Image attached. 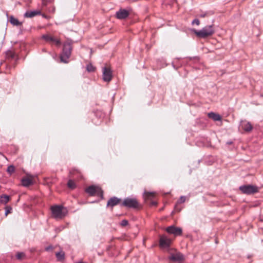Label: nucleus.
Wrapping results in <instances>:
<instances>
[{
  "label": "nucleus",
  "instance_id": "obj_27",
  "mask_svg": "<svg viewBox=\"0 0 263 263\" xmlns=\"http://www.w3.org/2000/svg\"><path fill=\"white\" fill-rule=\"evenodd\" d=\"M12 208L9 206H7L5 208V215L7 216L8 214L11 212Z\"/></svg>",
  "mask_w": 263,
  "mask_h": 263
},
{
  "label": "nucleus",
  "instance_id": "obj_4",
  "mask_svg": "<svg viewBox=\"0 0 263 263\" xmlns=\"http://www.w3.org/2000/svg\"><path fill=\"white\" fill-rule=\"evenodd\" d=\"M121 206L130 209H138L140 208V204L136 198L127 197L124 199Z\"/></svg>",
  "mask_w": 263,
  "mask_h": 263
},
{
  "label": "nucleus",
  "instance_id": "obj_24",
  "mask_svg": "<svg viewBox=\"0 0 263 263\" xmlns=\"http://www.w3.org/2000/svg\"><path fill=\"white\" fill-rule=\"evenodd\" d=\"M86 69L87 71L90 72L95 71L96 68L91 64H89L86 66Z\"/></svg>",
  "mask_w": 263,
  "mask_h": 263
},
{
  "label": "nucleus",
  "instance_id": "obj_7",
  "mask_svg": "<svg viewBox=\"0 0 263 263\" xmlns=\"http://www.w3.org/2000/svg\"><path fill=\"white\" fill-rule=\"evenodd\" d=\"M41 38L47 43H49L51 44H54L57 46H59L61 44V42L60 39L55 38L49 34H43Z\"/></svg>",
  "mask_w": 263,
  "mask_h": 263
},
{
  "label": "nucleus",
  "instance_id": "obj_1",
  "mask_svg": "<svg viewBox=\"0 0 263 263\" xmlns=\"http://www.w3.org/2000/svg\"><path fill=\"white\" fill-rule=\"evenodd\" d=\"M52 216L56 219H62L68 213L67 209L62 205H53L51 207Z\"/></svg>",
  "mask_w": 263,
  "mask_h": 263
},
{
  "label": "nucleus",
  "instance_id": "obj_25",
  "mask_svg": "<svg viewBox=\"0 0 263 263\" xmlns=\"http://www.w3.org/2000/svg\"><path fill=\"white\" fill-rule=\"evenodd\" d=\"M7 171L9 174H12L15 171L14 166L13 165L9 166L7 168Z\"/></svg>",
  "mask_w": 263,
  "mask_h": 263
},
{
  "label": "nucleus",
  "instance_id": "obj_3",
  "mask_svg": "<svg viewBox=\"0 0 263 263\" xmlns=\"http://www.w3.org/2000/svg\"><path fill=\"white\" fill-rule=\"evenodd\" d=\"M194 33L197 36L200 38H206L211 36L214 33V30L212 25L206 26L200 30H194Z\"/></svg>",
  "mask_w": 263,
  "mask_h": 263
},
{
  "label": "nucleus",
  "instance_id": "obj_14",
  "mask_svg": "<svg viewBox=\"0 0 263 263\" xmlns=\"http://www.w3.org/2000/svg\"><path fill=\"white\" fill-rule=\"evenodd\" d=\"M241 128L246 132H249L252 129V125L247 121H243L241 122Z\"/></svg>",
  "mask_w": 263,
  "mask_h": 263
},
{
  "label": "nucleus",
  "instance_id": "obj_32",
  "mask_svg": "<svg viewBox=\"0 0 263 263\" xmlns=\"http://www.w3.org/2000/svg\"><path fill=\"white\" fill-rule=\"evenodd\" d=\"M42 3L43 5H46L47 4V1L46 0H42Z\"/></svg>",
  "mask_w": 263,
  "mask_h": 263
},
{
  "label": "nucleus",
  "instance_id": "obj_8",
  "mask_svg": "<svg viewBox=\"0 0 263 263\" xmlns=\"http://www.w3.org/2000/svg\"><path fill=\"white\" fill-rule=\"evenodd\" d=\"M168 259L173 261L177 262L178 263L182 262L184 260V255L179 252H176L171 253Z\"/></svg>",
  "mask_w": 263,
  "mask_h": 263
},
{
  "label": "nucleus",
  "instance_id": "obj_2",
  "mask_svg": "<svg viewBox=\"0 0 263 263\" xmlns=\"http://www.w3.org/2000/svg\"><path fill=\"white\" fill-rule=\"evenodd\" d=\"M72 51V46L70 43L66 42L63 45V48L60 55V59L62 62L67 63Z\"/></svg>",
  "mask_w": 263,
  "mask_h": 263
},
{
  "label": "nucleus",
  "instance_id": "obj_34",
  "mask_svg": "<svg viewBox=\"0 0 263 263\" xmlns=\"http://www.w3.org/2000/svg\"><path fill=\"white\" fill-rule=\"evenodd\" d=\"M76 263H86V262L81 261L77 262Z\"/></svg>",
  "mask_w": 263,
  "mask_h": 263
},
{
  "label": "nucleus",
  "instance_id": "obj_30",
  "mask_svg": "<svg viewBox=\"0 0 263 263\" xmlns=\"http://www.w3.org/2000/svg\"><path fill=\"white\" fill-rule=\"evenodd\" d=\"M192 24H196L197 25H199L200 24V21L198 19H195L193 21Z\"/></svg>",
  "mask_w": 263,
  "mask_h": 263
},
{
  "label": "nucleus",
  "instance_id": "obj_13",
  "mask_svg": "<svg viewBox=\"0 0 263 263\" xmlns=\"http://www.w3.org/2000/svg\"><path fill=\"white\" fill-rule=\"evenodd\" d=\"M129 12L125 10L121 9L119 11L116 12V17L119 19H124L127 17L129 15Z\"/></svg>",
  "mask_w": 263,
  "mask_h": 263
},
{
  "label": "nucleus",
  "instance_id": "obj_22",
  "mask_svg": "<svg viewBox=\"0 0 263 263\" xmlns=\"http://www.w3.org/2000/svg\"><path fill=\"white\" fill-rule=\"evenodd\" d=\"M155 193L154 192H145L144 193V198L145 200L146 199H152L155 196Z\"/></svg>",
  "mask_w": 263,
  "mask_h": 263
},
{
  "label": "nucleus",
  "instance_id": "obj_29",
  "mask_svg": "<svg viewBox=\"0 0 263 263\" xmlns=\"http://www.w3.org/2000/svg\"><path fill=\"white\" fill-rule=\"evenodd\" d=\"M128 224V222L127 220L124 219L122 220L121 222V225L122 227H125Z\"/></svg>",
  "mask_w": 263,
  "mask_h": 263
},
{
  "label": "nucleus",
  "instance_id": "obj_28",
  "mask_svg": "<svg viewBox=\"0 0 263 263\" xmlns=\"http://www.w3.org/2000/svg\"><path fill=\"white\" fill-rule=\"evenodd\" d=\"M185 201V197L184 196H181L179 200L177 201V203H181L184 202Z\"/></svg>",
  "mask_w": 263,
  "mask_h": 263
},
{
  "label": "nucleus",
  "instance_id": "obj_6",
  "mask_svg": "<svg viewBox=\"0 0 263 263\" xmlns=\"http://www.w3.org/2000/svg\"><path fill=\"white\" fill-rule=\"evenodd\" d=\"M85 192L90 196L97 195L100 197L101 199L103 198V191L98 186L90 185L85 189Z\"/></svg>",
  "mask_w": 263,
  "mask_h": 263
},
{
  "label": "nucleus",
  "instance_id": "obj_23",
  "mask_svg": "<svg viewBox=\"0 0 263 263\" xmlns=\"http://www.w3.org/2000/svg\"><path fill=\"white\" fill-rule=\"evenodd\" d=\"M67 186L69 188L74 189L76 187L75 182L72 180H69L67 183Z\"/></svg>",
  "mask_w": 263,
  "mask_h": 263
},
{
  "label": "nucleus",
  "instance_id": "obj_11",
  "mask_svg": "<svg viewBox=\"0 0 263 263\" xmlns=\"http://www.w3.org/2000/svg\"><path fill=\"white\" fill-rule=\"evenodd\" d=\"M171 239L167 237L166 236L162 235L160 236L159 240V245L160 247H168L171 245Z\"/></svg>",
  "mask_w": 263,
  "mask_h": 263
},
{
  "label": "nucleus",
  "instance_id": "obj_16",
  "mask_svg": "<svg viewBox=\"0 0 263 263\" xmlns=\"http://www.w3.org/2000/svg\"><path fill=\"white\" fill-rule=\"evenodd\" d=\"M41 13V12L39 10L32 11H27L25 13L24 16L26 17H32L37 15H40Z\"/></svg>",
  "mask_w": 263,
  "mask_h": 263
},
{
  "label": "nucleus",
  "instance_id": "obj_17",
  "mask_svg": "<svg viewBox=\"0 0 263 263\" xmlns=\"http://www.w3.org/2000/svg\"><path fill=\"white\" fill-rule=\"evenodd\" d=\"M208 116L209 118L213 119L215 121H220L221 119V118L219 114L213 112H209Z\"/></svg>",
  "mask_w": 263,
  "mask_h": 263
},
{
  "label": "nucleus",
  "instance_id": "obj_35",
  "mask_svg": "<svg viewBox=\"0 0 263 263\" xmlns=\"http://www.w3.org/2000/svg\"><path fill=\"white\" fill-rule=\"evenodd\" d=\"M152 204H154V205H156L157 204L156 202H153Z\"/></svg>",
  "mask_w": 263,
  "mask_h": 263
},
{
  "label": "nucleus",
  "instance_id": "obj_5",
  "mask_svg": "<svg viewBox=\"0 0 263 263\" xmlns=\"http://www.w3.org/2000/svg\"><path fill=\"white\" fill-rule=\"evenodd\" d=\"M239 190L242 193L247 195L254 194L259 192L258 187L254 185L247 184L239 187Z\"/></svg>",
  "mask_w": 263,
  "mask_h": 263
},
{
  "label": "nucleus",
  "instance_id": "obj_19",
  "mask_svg": "<svg viewBox=\"0 0 263 263\" xmlns=\"http://www.w3.org/2000/svg\"><path fill=\"white\" fill-rule=\"evenodd\" d=\"M16 55L15 53L11 50H8L6 52V57L7 59L12 60L14 59Z\"/></svg>",
  "mask_w": 263,
  "mask_h": 263
},
{
  "label": "nucleus",
  "instance_id": "obj_26",
  "mask_svg": "<svg viewBox=\"0 0 263 263\" xmlns=\"http://www.w3.org/2000/svg\"><path fill=\"white\" fill-rule=\"evenodd\" d=\"M25 256V254L23 252H18L16 255V258L19 260L23 259Z\"/></svg>",
  "mask_w": 263,
  "mask_h": 263
},
{
  "label": "nucleus",
  "instance_id": "obj_33",
  "mask_svg": "<svg viewBox=\"0 0 263 263\" xmlns=\"http://www.w3.org/2000/svg\"><path fill=\"white\" fill-rule=\"evenodd\" d=\"M76 173H79V174H80V172L78 170H73V172H71V173H72V174H75Z\"/></svg>",
  "mask_w": 263,
  "mask_h": 263
},
{
  "label": "nucleus",
  "instance_id": "obj_31",
  "mask_svg": "<svg viewBox=\"0 0 263 263\" xmlns=\"http://www.w3.org/2000/svg\"><path fill=\"white\" fill-rule=\"evenodd\" d=\"M51 249H52V247L51 246H48V247H46L45 249V250L46 251H49Z\"/></svg>",
  "mask_w": 263,
  "mask_h": 263
},
{
  "label": "nucleus",
  "instance_id": "obj_12",
  "mask_svg": "<svg viewBox=\"0 0 263 263\" xmlns=\"http://www.w3.org/2000/svg\"><path fill=\"white\" fill-rule=\"evenodd\" d=\"M121 201V199L116 197H112L108 200L106 206L107 207H110L112 209L114 206L119 204Z\"/></svg>",
  "mask_w": 263,
  "mask_h": 263
},
{
  "label": "nucleus",
  "instance_id": "obj_15",
  "mask_svg": "<svg viewBox=\"0 0 263 263\" xmlns=\"http://www.w3.org/2000/svg\"><path fill=\"white\" fill-rule=\"evenodd\" d=\"M22 184L24 186H29L33 184L32 179L29 177H25L22 179Z\"/></svg>",
  "mask_w": 263,
  "mask_h": 263
},
{
  "label": "nucleus",
  "instance_id": "obj_18",
  "mask_svg": "<svg viewBox=\"0 0 263 263\" xmlns=\"http://www.w3.org/2000/svg\"><path fill=\"white\" fill-rule=\"evenodd\" d=\"M55 256L58 261H63L65 259V253L63 251L57 252L55 253Z\"/></svg>",
  "mask_w": 263,
  "mask_h": 263
},
{
  "label": "nucleus",
  "instance_id": "obj_10",
  "mask_svg": "<svg viewBox=\"0 0 263 263\" xmlns=\"http://www.w3.org/2000/svg\"><path fill=\"white\" fill-rule=\"evenodd\" d=\"M166 231L174 236H181L182 234V230L181 228L176 227L174 226H170L166 229Z\"/></svg>",
  "mask_w": 263,
  "mask_h": 263
},
{
  "label": "nucleus",
  "instance_id": "obj_21",
  "mask_svg": "<svg viewBox=\"0 0 263 263\" xmlns=\"http://www.w3.org/2000/svg\"><path fill=\"white\" fill-rule=\"evenodd\" d=\"M10 200V197L8 195H4L0 196V204H6Z\"/></svg>",
  "mask_w": 263,
  "mask_h": 263
},
{
  "label": "nucleus",
  "instance_id": "obj_36",
  "mask_svg": "<svg viewBox=\"0 0 263 263\" xmlns=\"http://www.w3.org/2000/svg\"><path fill=\"white\" fill-rule=\"evenodd\" d=\"M42 15H43V17H46V16L45 14H43Z\"/></svg>",
  "mask_w": 263,
  "mask_h": 263
},
{
  "label": "nucleus",
  "instance_id": "obj_9",
  "mask_svg": "<svg viewBox=\"0 0 263 263\" xmlns=\"http://www.w3.org/2000/svg\"><path fill=\"white\" fill-rule=\"evenodd\" d=\"M112 78V71L109 67L103 68V80L105 82H110Z\"/></svg>",
  "mask_w": 263,
  "mask_h": 263
},
{
  "label": "nucleus",
  "instance_id": "obj_20",
  "mask_svg": "<svg viewBox=\"0 0 263 263\" xmlns=\"http://www.w3.org/2000/svg\"><path fill=\"white\" fill-rule=\"evenodd\" d=\"M9 21L14 26H20L22 25V23L20 22L19 21L13 17V16H11L9 18Z\"/></svg>",
  "mask_w": 263,
  "mask_h": 263
},
{
  "label": "nucleus",
  "instance_id": "obj_37",
  "mask_svg": "<svg viewBox=\"0 0 263 263\" xmlns=\"http://www.w3.org/2000/svg\"><path fill=\"white\" fill-rule=\"evenodd\" d=\"M175 210H177L176 206H175Z\"/></svg>",
  "mask_w": 263,
  "mask_h": 263
}]
</instances>
